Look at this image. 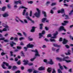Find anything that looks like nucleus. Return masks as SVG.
Wrapping results in <instances>:
<instances>
[{"label": "nucleus", "mask_w": 73, "mask_h": 73, "mask_svg": "<svg viewBox=\"0 0 73 73\" xmlns=\"http://www.w3.org/2000/svg\"><path fill=\"white\" fill-rule=\"evenodd\" d=\"M27 47H24V49H25V52H27V51L28 48H33V47L34 46V45L32 44H31L29 43L27 45Z\"/></svg>", "instance_id": "nucleus-1"}, {"label": "nucleus", "mask_w": 73, "mask_h": 73, "mask_svg": "<svg viewBox=\"0 0 73 73\" xmlns=\"http://www.w3.org/2000/svg\"><path fill=\"white\" fill-rule=\"evenodd\" d=\"M36 11H37L38 13H35L34 14V15H35L36 17H39L40 16L41 11L38 8L36 9Z\"/></svg>", "instance_id": "nucleus-2"}, {"label": "nucleus", "mask_w": 73, "mask_h": 73, "mask_svg": "<svg viewBox=\"0 0 73 73\" xmlns=\"http://www.w3.org/2000/svg\"><path fill=\"white\" fill-rule=\"evenodd\" d=\"M23 62H25L23 64V65H26L28 64L29 66H32V65H33V64L31 62L29 63L28 64L29 61H28V60H27L26 61L25 60H23Z\"/></svg>", "instance_id": "nucleus-3"}, {"label": "nucleus", "mask_w": 73, "mask_h": 73, "mask_svg": "<svg viewBox=\"0 0 73 73\" xmlns=\"http://www.w3.org/2000/svg\"><path fill=\"white\" fill-rule=\"evenodd\" d=\"M68 58H69V57L68 56L64 57L62 59V61H66V62H68V63L72 62V61L70 60H66V59H68Z\"/></svg>", "instance_id": "nucleus-4"}, {"label": "nucleus", "mask_w": 73, "mask_h": 73, "mask_svg": "<svg viewBox=\"0 0 73 73\" xmlns=\"http://www.w3.org/2000/svg\"><path fill=\"white\" fill-rule=\"evenodd\" d=\"M58 31H64V32H66V29L65 28H64V26H60L59 28L58 29Z\"/></svg>", "instance_id": "nucleus-5"}, {"label": "nucleus", "mask_w": 73, "mask_h": 73, "mask_svg": "<svg viewBox=\"0 0 73 73\" xmlns=\"http://www.w3.org/2000/svg\"><path fill=\"white\" fill-rule=\"evenodd\" d=\"M3 64L7 66H8V68H7V69H11L12 68V66H9V63H7L5 62H3Z\"/></svg>", "instance_id": "nucleus-6"}, {"label": "nucleus", "mask_w": 73, "mask_h": 73, "mask_svg": "<svg viewBox=\"0 0 73 73\" xmlns=\"http://www.w3.org/2000/svg\"><path fill=\"white\" fill-rule=\"evenodd\" d=\"M26 19H27L28 20H29L30 21H31V23H33V24H35V21H34L33 20H32V19L29 18V17L27 16L26 17Z\"/></svg>", "instance_id": "nucleus-7"}, {"label": "nucleus", "mask_w": 73, "mask_h": 73, "mask_svg": "<svg viewBox=\"0 0 73 73\" xmlns=\"http://www.w3.org/2000/svg\"><path fill=\"white\" fill-rule=\"evenodd\" d=\"M57 35H58V32L56 31L55 33H54L53 35L54 36H52V38H56Z\"/></svg>", "instance_id": "nucleus-8"}, {"label": "nucleus", "mask_w": 73, "mask_h": 73, "mask_svg": "<svg viewBox=\"0 0 73 73\" xmlns=\"http://www.w3.org/2000/svg\"><path fill=\"white\" fill-rule=\"evenodd\" d=\"M68 42V40H66V39L64 38L63 39V41L62 42V43L63 44H67Z\"/></svg>", "instance_id": "nucleus-9"}, {"label": "nucleus", "mask_w": 73, "mask_h": 73, "mask_svg": "<svg viewBox=\"0 0 73 73\" xmlns=\"http://www.w3.org/2000/svg\"><path fill=\"white\" fill-rule=\"evenodd\" d=\"M64 23H62V25L63 26H65V25H66V24H68V23H69V21H64Z\"/></svg>", "instance_id": "nucleus-10"}, {"label": "nucleus", "mask_w": 73, "mask_h": 73, "mask_svg": "<svg viewBox=\"0 0 73 73\" xmlns=\"http://www.w3.org/2000/svg\"><path fill=\"white\" fill-rule=\"evenodd\" d=\"M14 3L16 4H22V3H21V1L19 0V1H16L14 2Z\"/></svg>", "instance_id": "nucleus-11"}, {"label": "nucleus", "mask_w": 73, "mask_h": 73, "mask_svg": "<svg viewBox=\"0 0 73 73\" xmlns=\"http://www.w3.org/2000/svg\"><path fill=\"white\" fill-rule=\"evenodd\" d=\"M45 33H46L45 31L44 30H43L42 31L41 33H39V36H42V35H44V34H45Z\"/></svg>", "instance_id": "nucleus-12"}, {"label": "nucleus", "mask_w": 73, "mask_h": 73, "mask_svg": "<svg viewBox=\"0 0 73 73\" xmlns=\"http://www.w3.org/2000/svg\"><path fill=\"white\" fill-rule=\"evenodd\" d=\"M48 64H49L50 65H53L54 64V62H53L52 59H50V61L48 62Z\"/></svg>", "instance_id": "nucleus-13"}, {"label": "nucleus", "mask_w": 73, "mask_h": 73, "mask_svg": "<svg viewBox=\"0 0 73 73\" xmlns=\"http://www.w3.org/2000/svg\"><path fill=\"white\" fill-rule=\"evenodd\" d=\"M35 28H36V27H33L32 29L31 30V32H35Z\"/></svg>", "instance_id": "nucleus-14"}, {"label": "nucleus", "mask_w": 73, "mask_h": 73, "mask_svg": "<svg viewBox=\"0 0 73 73\" xmlns=\"http://www.w3.org/2000/svg\"><path fill=\"white\" fill-rule=\"evenodd\" d=\"M36 51V52H35V53H36L35 54V56H38V57H40V54H39V53H38V51L37 50Z\"/></svg>", "instance_id": "nucleus-15"}, {"label": "nucleus", "mask_w": 73, "mask_h": 73, "mask_svg": "<svg viewBox=\"0 0 73 73\" xmlns=\"http://www.w3.org/2000/svg\"><path fill=\"white\" fill-rule=\"evenodd\" d=\"M18 69V68L17 67V66H14L13 67L12 70H15V69Z\"/></svg>", "instance_id": "nucleus-16"}, {"label": "nucleus", "mask_w": 73, "mask_h": 73, "mask_svg": "<svg viewBox=\"0 0 73 73\" xmlns=\"http://www.w3.org/2000/svg\"><path fill=\"white\" fill-rule=\"evenodd\" d=\"M28 9V8H27L24 6H21L19 8V9Z\"/></svg>", "instance_id": "nucleus-17"}, {"label": "nucleus", "mask_w": 73, "mask_h": 73, "mask_svg": "<svg viewBox=\"0 0 73 73\" xmlns=\"http://www.w3.org/2000/svg\"><path fill=\"white\" fill-rule=\"evenodd\" d=\"M2 15L3 17H8V14L7 13H5L3 15Z\"/></svg>", "instance_id": "nucleus-18"}, {"label": "nucleus", "mask_w": 73, "mask_h": 73, "mask_svg": "<svg viewBox=\"0 0 73 73\" xmlns=\"http://www.w3.org/2000/svg\"><path fill=\"white\" fill-rule=\"evenodd\" d=\"M39 70H45V68L42 67H41L38 68Z\"/></svg>", "instance_id": "nucleus-19"}, {"label": "nucleus", "mask_w": 73, "mask_h": 73, "mask_svg": "<svg viewBox=\"0 0 73 73\" xmlns=\"http://www.w3.org/2000/svg\"><path fill=\"white\" fill-rule=\"evenodd\" d=\"M56 59L57 60H59V61H62V58L57 57L56 58Z\"/></svg>", "instance_id": "nucleus-20"}, {"label": "nucleus", "mask_w": 73, "mask_h": 73, "mask_svg": "<svg viewBox=\"0 0 73 73\" xmlns=\"http://www.w3.org/2000/svg\"><path fill=\"white\" fill-rule=\"evenodd\" d=\"M52 68H48V69H47V72H48V73H50V72H51L52 71V70L51 69Z\"/></svg>", "instance_id": "nucleus-21"}, {"label": "nucleus", "mask_w": 73, "mask_h": 73, "mask_svg": "<svg viewBox=\"0 0 73 73\" xmlns=\"http://www.w3.org/2000/svg\"><path fill=\"white\" fill-rule=\"evenodd\" d=\"M46 20V18H43L42 20V22L44 23Z\"/></svg>", "instance_id": "nucleus-22"}, {"label": "nucleus", "mask_w": 73, "mask_h": 73, "mask_svg": "<svg viewBox=\"0 0 73 73\" xmlns=\"http://www.w3.org/2000/svg\"><path fill=\"white\" fill-rule=\"evenodd\" d=\"M20 54H22L21 55V56H22V57H25V55H24V53L23 52V51H22Z\"/></svg>", "instance_id": "nucleus-23"}, {"label": "nucleus", "mask_w": 73, "mask_h": 73, "mask_svg": "<svg viewBox=\"0 0 73 73\" xmlns=\"http://www.w3.org/2000/svg\"><path fill=\"white\" fill-rule=\"evenodd\" d=\"M53 45L55 47H57V48H59V47H60V45H58L57 44H54Z\"/></svg>", "instance_id": "nucleus-24"}, {"label": "nucleus", "mask_w": 73, "mask_h": 73, "mask_svg": "<svg viewBox=\"0 0 73 73\" xmlns=\"http://www.w3.org/2000/svg\"><path fill=\"white\" fill-rule=\"evenodd\" d=\"M42 13L44 15V17H46V12H45L44 11H42Z\"/></svg>", "instance_id": "nucleus-25"}, {"label": "nucleus", "mask_w": 73, "mask_h": 73, "mask_svg": "<svg viewBox=\"0 0 73 73\" xmlns=\"http://www.w3.org/2000/svg\"><path fill=\"white\" fill-rule=\"evenodd\" d=\"M65 17L66 18H65V19L66 20H67V19H70V18L69 17V16H68V15H66Z\"/></svg>", "instance_id": "nucleus-26"}, {"label": "nucleus", "mask_w": 73, "mask_h": 73, "mask_svg": "<svg viewBox=\"0 0 73 73\" xmlns=\"http://www.w3.org/2000/svg\"><path fill=\"white\" fill-rule=\"evenodd\" d=\"M28 4H32L33 3V1H30L28 2Z\"/></svg>", "instance_id": "nucleus-27"}, {"label": "nucleus", "mask_w": 73, "mask_h": 73, "mask_svg": "<svg viewBox=\"0 0 73 73\" xmlns=\"http://www.w3.org/2000/svg\"><path fill=\"white\" fill-rule=\"evenodd\" d=\"M1 66L3 69H5L6 68V67H5V65L3 64H2Z\"/></svg>", "instance_id": "nucleus-28"}, {"label": "nucleus", "mask_w": 73, "mask_h": 73, "mask_svg": "<svg viewBox=\"0 0 73 73\" xmlns=\"http://www.w3.org/2000/svg\"><path fill=\"white\" fill-rule=\"evenodd\" d=\"M5 9H6V7H4L2 8V11H4Z\"/></svg>", "instance_id": "nucleus-29"}, {"label": "nucleus", "mask_w": 73, "mask_h": 73, "mask_svg": "<svg viewBox=\"0 0 73 73\" xmlns=\"http://www.w3.org/2000/svg\"><path fill=\"white\" fill-rule=\"evenodd\" d=\"M50 41H51V42H56V40H55V39H50Z\"/></svg>", "instance_id": "nucleus-30"}, {"label": "nucleus", "mask_w": 73, "mask_h": 73, "mask_svg": "<svg viewBox=\"0 0 73 73\" xmlns=\"http://www.w3.org/2000/svg\"><path fill=\"white\" fill-rule=\"evenodd\" d=\"M25 12H26V10L25 9L23 10V15L24 16L25 15Z\"/></svg>", "instance_id": "nucleus-31"}, {"label": "nucleus", "mask_w": 73, "mask_h": 73, "mask_svg": "<svg viewBox=\"0 0 73 73\" xmlns=\"http://www.w3.org/2000/svg\"><path fill=\"white\" fill-rule=\"evenodd\" d=\"M27 71L29 72V73H31L32 72V69H29Z\"/></svg>", "instance_id": "nucleus-32"}, {"label": "nucleus", "mask_w": 73, "mask_h": 73, "mask_svg": "<svg viewBox=\"0 0 73 73\" xmlns=\"http://www.w3.org/2000/svg\"><path fill=\"white\" fill-rule=\"evenodd\" d=\"M42 25H43L42 24H40V29H42Z\"/></svg>", "instance_id": "nucleus-33"}, {"label": "nucleus", "mask_w": 73, "mask_h": 73, "mask_svg": "<svg viewBox=\"0 0 73 73\" xmlns=\"http://www.w3.org/2000/svg\"><path fill=\"white\" fill-rule=\"evenodd\" d=\"M22 48L21 46H17V49H21Z\"/></svg>", "instance_id": "nucleus-34"}, {"label": "nucleus", "mask_w": 73, "mask_h": 73, "mask_svg": "<svg viewBox=\"0 0 73 73\" xmlns=\"http://www.w3.org/2000/svg\"><path fill=\"white\" fill-rule=\"evenodd\" d=\"M58 73H62V71H61V70H60V69H58Z\"/></svg>", "instance_id": "nucleus-35"}, {"label": "nucleus", "mask_w": 73, "mask_h": 73, "mask_svg": "<svg viewBox=\"0 0 73 73\" xmlns=\"http://www.w3.org/2000/svg\"><path fill=\"white\" fill-rule=\"evenodd\" d=\"M60 11L62 13H64V9H61Z\"/></svg>", "instance_id": "nucleus-36"}, {"label": "nucleus", "mask_w": 73, "mask_h": 73, "mask_svg": "<svg viewBox=\"0 0 73 73\" xmlns=\"http://www.w3.org/2000/svg\"><path fill=\"white\" fill-rule=\"evenodd\" d=\"M14 41H18V38L17 37L14 38Z\"/></svg>", "instance_id": "nucleus-37"}, {"label": "nucleus", "mask_w": 73, "mask_h": 73, "mask_svg": "<svg viewBox=\"0 0 73 73\" xmlns=\"http://www.w3.org/2000/svg\"><path fill=\"white\" fill-rule=\"evenodd\" d=\"M32 15V11H31L30 13V16L31 17Z\"/></svg>", "instance_id": "nucleus-38"}, {"label": "nucleus", "mask_w": 73, "mask_h": 73, "mask_svg": "<svg viewBox=\"0 0 73 73\" xmlns=\"http://www.w3.org/2000/svg\"><path fill=\"white\" fill-rule=\"evenodd\" d=\"M36 57H35L34 58H31V61H34V60L35 59H36Z\"/></svg>", "instance_id": "nucleus-39"}, {"label": "nucleus", "mask_w": 73, "mask_h": 73, "mask_svg": "<svg viewBox=\"0 0 73 73\" xmlns=\"http://www.w3.org/2000/svg\"><path fill=\"white\" fill-rule=\"evenodd\" d=\"M21 64V62H20V60H19L17 62V64L18 65H20Z\"/></svg>", "instance_id": "nucleus-40"}, {"label": "nucleus", "mask_w": 73, "mask_h": 73, "mask_svg": "<svg viewBox=\"0 0 73 73\" xmlns=\"http://www.w3.org/2000/svg\"><path fill=\"white\" fill-rule=\"evenodd\" d=\"M1 55L3 56H4V55H5V54L6 53L3 52H2V53H1Z\"/></svg>", "instance_id": "nucleus-41"}, {"label": "nucleus", "mask_w": 73, "mask_h": 73, "mask_svg": "<svg viewBox=\"0 0 73 73\" xmlns=\"http://www.w3.org/2000/svg\"><path fill=\"white\" fill-rule=\"evenodd\" d=\"M56 5V3H52L51 5V6H54V5Z\"/></svg>", "instance_id": "nucleus-42"}, {"label": "nucleus", "mask_w": 73, "mask_h": 73, "mask_svg": "<svg viewBox=\"0 0 73 73\" xmlns=\"http://www.w3.org/2000/svg\"><path fill=\"white\" fill-rule=\"evenodd\" d=\"M63 67L64 68V69H69L67 67H66V66H65V65H63Z\"/></svg>", "instance_id": "nucleus-43"}, {"label": "nucleus", "mask_w": 73, "mask_h": 73, "mask_svg": "<svg viewBox=\"0 0 73 73\" xmlns=\"http://www.w3.org/2000/svg\"><path fill=\"white\" fill-rule=\"evenodd\" d=\"M45 29L46 31H48V30H49V28H48V27H45Z\"/></svg>", "instance_id": "nucleus-44"}, {"label": "nucleus", "mask_w": 73, "mask_h": 73, "mask_svg": "<svg viewBox=\"0 0 73 73\" xmlns=\"http://www.w3.org/2000/svg\"><path fill=\"white\" fill-rule=\"evenodd\" d=\"M7 31V29H6V28H4L2 30V31H4L5 32V31Z\"/></svg>", "instance_id": "nucleus-45"}, {"label": "nucleus", "mask_w": 73, "mask_h": 73, "mask_svg": "<svg viewBox=\"0 0 73 73\" xmlns=\"http://www.w3.org/2000/svg\"><path fill=\"white\" fill-rule=\"evenodd\" d=\"M50 13H51L52 14H53V13H54V12L52 10H51L50 11Z\"/></svg>", "instance_id": "nucleus-46"}, {"label": "nucleus", "mask_w": 73, "mask_h": 73, "mask_svg": "<svg viewBox=\"0 0 73 73\" xmlns=\"http://www.w3.org/2000/svg\"><path fill=\"white\" fill-rule=\"evenodd\" d=\"M65 46H66V48H70V47L68 45H66Z\"/></svg>", "instance_id": "nucleus-47"}, {"label": "nucleus", "mask_w": 73, "mask_h": 73, "mask_svg": "<svg viewBox=\"0 0 73 73\" xmlns=\"http://www.w3.org/2000/svg\"><path fill=\"white\" fill-rule=\"evenodd\" d=\"M21 71L20 70H18L17 71L15 72V73H20Z\"/></svg>", "instance_id": "nucleus-48"}, {"label": "nucleus", "mask_w": 73, "mask_h": 73, "mask_svg": "<svg viewBox=\"0 0 73 73\" xmlns=\"http://www.w3.org/2000/svg\"><path fill=\"white\" fill-rule=\"evenodd\" d=\"M56 73V72L55 71V70L54 68L53 69L52 73Z\"/></svg>", "instance_id": "nucleus-49"}, {"label": "nucleus", "mask_w": 73, "mask_h": 73, "mask_svg": "<svg viewBox=\"0 0 73 73\" xmlns=\"http://www.w3.org/2000/svg\"><path fill=\"white\" fill-rule=\"evenodd\" d=\"M68 53H65L66 55H70V52H68Z\"/></svg>", "instance_id": "nucleus-50"}, {"label": "nucleus", "mask_w": 73, "mask_h": 73, "mask_svg": "<svg viewBox=\"0 0 73 73\" xmlns=\"http://www.w3.org/2000/svg\"><path fill=\"white\" fill-rule=\"evenodd\" d=\"M51 36H52V35H51V34H48L47 35V37H51Z\"/></svg>", "instance_id": "nucleus-51"}, {"label": "nucleus", "mask_w": 73, "mask_h": 73, "mask_svg": "<svg viewBox=\"0 0 73 73\" xmlns=\"http://www.w3.org/2000/svg\"><path fill=\"white\" fill-rule=\"evenodd\" d=\"M17 35H19V36H22V35L21 33H17Z\"/></svg>", "instance_id": "nucleus-52"}, {"label": "nucleus", "mask_w": 73, "mask_h": 73, "mask_svg": "<svg viewBox=\"0 0 73 73\" xmlns=\"http://www.w3.org/2000/svg\"><path fill=\"white\" fill-rule=\"evenodd\" d=\"M4 41H5V42H8L9 41H8V40L7 39H5V40H4Z\"/></svg>", "instance_id": "nucleus-53"}, {"label": "nucleus", "mask_w": 73, "mask_h": 73, "mask_svg": "<svg viewBox=\"0 0 73 73\" xmlns=\"http://www.w3.org/2000/svg\"><path fill=\"white\" fill-rule=\"evenodd\" d=\"M43 61L44 62H46V63L47 62V60L46 59H44Z\"/></svg>", "instance_id": "nucleus-54"}, {"label": "nucleus", "mask_w": 73, "mask_h": 73, "mask_svg": "<svg viewBox=\"0 0 73 73\" xmlns=\"http://www.w3.org/2000/svg\"><path fill=\"white\" fill-rule=\"evenodd\" d=\"M72 68L70 69L69 70V72H70V73H71V72H72Z\"/></svg>", "instance_id": "nucleus-55"}, {"label": "nucleus", "mask_w": 73, "mask_h": 73, "mask_svg": "<svg viewBox=\"0 0 73 73\" xmlns=\"http://www.w3.org/2000/svg\"><path fill=\"white\" fill-rule=\"evenodd\" d=\"M24 21L25 23H28V21H27V20L26 19H25L24 20Z\"/></svg>", "instance_id": "nucleus-56"}, {"label": "nucleus", "mask_w": 73, "mask_h": 73, "mask_svg": "<svg viewBox=\"0 0 73 73\" xmlns=\"http://www.w3.org/2000/svg\"><path fill=\"white\" fill-rule=\"evenodd\" d=\"M21 70H24V67L23 66H22L21 67Z\"/></svg>", "instance_id": "nucleus-57"}, {"label": "nucleus", "mask_w": 73, "mask_h": 73, "mask_svg": "<svg viewBox=\"0 0 73 73\" xmlns=\"http://www.w3.org/2000/svg\"><path fill=\"white\" fill-rule=\"evenodd\" d=\"M4 27L5 28H9V27L7 25H6L4 26Z\"/></svg>", "instance_id": "nucleus-58"}, {"label": "nucleus", "mask_w": 73, "mask_h": 73, "mask_svg": "<svg viewBox=\"0 0 73 73\" xmlns=\"http://www.w3.org/2000/svg\"><path fill=\"white\" fill-rule=\"evenodd\" d=\"M44 40L45 41H46L47 42H48V41H49V40L47 38H45L44 39Z\"/></svg>", "instance_id": "nucleus-59"}, {"label": "nucleus", "mask_w": 73, "mask_h": 73, "mask_svg": "<svg viewBox=\"0 0 73 73\" xmlns=\"http://www.w3.org/2000/svg\"><path fill=\"white\" fill-rule=\"evenodd\" d=\"M37 50L36 49L35 50H31L32 52H37Z\"/></svg>", "instance_id": "nucleus-60"}, {"label": "nucleus", "mask_w": 73, "mask_h": 73, "mask_svg": "<svg viewBox=\"0 0 73 73\" xmlns=\"http://www.w3.org/2000/svg\"><path fill=\"white\" fill-rule=\"evenodd\" d=\"M60 68L61 70H63V69H64L63 67L62 66H61L60 67Z\"/></svg>", "instance_id": "nucleus-61"}, {"label": "nucleus", "mask_w": 73, "mask_h": 73, "mask_svg": "<svg viewBox=\"0 0 73 73\" xmlns=\"http://www.w3.org/2000/svg\"><path fill=\"white\" fill-rule=\"evenodd\" d=\"M29 41H32L33 40V38H29Z\"/></svg>", "instance_id": "nucleus-62"}, {"label": "nucleus", "mask_w": 73, "mask_h": 73, "mask_svg": "<svg viewBox=\"0 0 73 73\" xmlns=\"http://www.w3.org/2000/svg\"><path fill=\"white\" fill-rule=\"evenodd\" d=\"M5 40V38H1V40Z\"/></svg>", "instance_id": "nucleus-63"}, {"label": "nucleus", "mask_w": 73, "mask_h": 73, "mask_svg": "<svg viewBox=\"0 0 73 73\" xmlns=\"http://www.w3.org/2000/svg\"><path fill=\"white\" fill-rule=\"evenodd\" d=\"M20 45H24V43H23V42H21Z\"/></svg>", "instance_id": "nucleus-64"}]
</instances>
